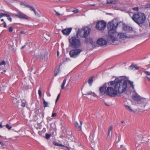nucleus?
I'll return each mask as SVG.
<instances>
[{"label":"nucleus","instance_id":"34","mask_svg":"<svg viewBox=\"0 0 150 150\" xmlns=\"http://www.w3.org/2000/svg\"><path fill=\"white\" fill-rule=\"evenodd\" d=\"M91 93H93L94 95L95 94L94 93H93L91 91H89V92H87L85 95H91Z\"/></svg>","mask_w":150,"mask_h":150},{"label":"nucleus","instance_id":"33","mask_svg":"<svg viewBox=\"0 0 150 150\" xmlns=\"http://www.w3.org/2000/svg\"><path fill=\"white\" fill-rule=\"evenodd\" d=\"M50 135L46 133L45 134V138L47 139H48L50 137Z\"/></svg>","mask_w":150,"mask_h":150},{"label":"nucleus","instance_id":"15","mask_svg":"<svg viewBox=\"0 0 150 150\" xmlns=\"http://www.w3.org/2000/svg\"><path fill=\"white\" fill-rule=\"evenodd\" d=\"M86 44H91L92 45H94L95 44V42H94L91 38H86Z\"/></svg>","mask_w":150,"mask_h":150},{"label":"nucleus","instance_id":"27","mask_svg":"<svg viewBox=\"0 0 150 150\" xmlns=\"http://www.w3.org/2000/svg\"><path fill=\"white\" fill-rule=\"evenodd\" d=\"M59 68L58 69L55 70L54 71V75L56 76L57 75V74L59 73Z\"/></svg>","mask_w":150,"mask_h":150},{"label":"nucleus","instance_id":"10","mask_svg":"<svg viewBox=\"0 0 150 150\" xmlns=\"http://www.w3.org/2000/svg\"><path fill=\"white\" fill-rule=\"evenodd\" d=\"M83 37L86 38L89 34L91 31V29L87 27H84L83 28Z\"/></svg>","mask_w":150,"mask_h":150},{"label":"nucleus","instance_id":"51","mask_svg":"<svg viewBox=\"0 0 150 150\" xmlns=\"http://www.w3.org/2000/svg\"><path fill=\"white\" fill-rule=\"evenodd\" d=\"M147 77L148 79L150 81V75L149 76H147Z\"/></svg>","mask_w":150,"mask_h":150},{"label":"nucleus","instance_id":"8","mask_svg":"<svg viewBox=\"0 0 150 150\" xmlns=\"http://www.w3.org/2000/svg\"><path fill=\"white\" fill-rule=\"evenodd\" d=\"M110 84V82L108 83H107L108 86L107 87V89H106V88L107 87L106 85L107 83H105V84H104L103 86L101 87H100L99 89V91H100V93L102 94H103L105 93H106L107 95L110 96V95L109 94V93L107 91V90L108 88L109 87H112L109 86V85Z\"/></svg>","mask_w":150,"mask_h":150},{"label":"nucleus","instance_id":"37","mask_svg":"<svg viewBox=\"0 0 150 150\" xmlns=\"http://www.w3.org/2000/svg\"><path fill=\"white\" fill-rule=\"evenodd\" d=\"M79 11V10L78 9H76L72 11V12L75 13H78Z\"/></svg>","mask_w":150,"mask_h":150},{"label":"nucleus","instance_id":"4","mask_svg":"<svg viewBox=\"0 0 150 150\" xmlns=\"http://www.w3.org/2000/svg\"><path fill=\"white\" fill-rule=\"evenodd\" d=\"M69 46L72 48H78L81 46L80 40L76 36L72 37L69 39Z\"/></svg>","mask_w":150,"mask_h":150},{"label":"nucleus","instance_id":"36","mask_svg":"<svg viewBox=\"0 0 150 150\" xmlns=\"http://www.w3.org/2000/svg\"><path fill=\"white\" fill-rule=\"evenodd\" d=\"M54 11L56 13V14L57 16H62V14H61L59 12L56 11V10H54Z\"/></svg>","mask_w":150,"mask_h":150},{"label":"nucleus","instance_id":"52","mask_svg":"<svg viewBox=\"0 0 150 150\" xmlns=\"http://www.w3.org/2000/svg\"><path fill=\"white\" fill-rule=\"evenodd\" d=\"M20 33L21 34H24V33H25V32L23 31H21L20 32Z\"/></svg>","mask_w":150,"mask_h":150},{"label":"nucleus","instance_id":"47","mask_svg":"<svg viewBox=\"0 0 150 150\" xmlns=\"http://www.w3.org/2000/svg\"><path fill=\"white\" fill-rule=\"evenodd\" d=\"M121 139V136L120 135H119L118 136V140L117 141V142H119L120 141Z\"/></svg>","mask_w":150,"mask_h":150},{"label":"nucleus","instance_id":"5","mask_svg":"<svg viewBox=\"0 0 150 150\" xmlns=\"http://www.w3.org/2000/svg\"><path fill=\"white\" fill-rule=\"evenodd\" d=\"M132 99L138 104H143L144 106L146 103V100L140 97L137 93L134 94L132 96Z\"/></svg>","mask_w":150,"mask_h":150},{"label":"nucleus","instance_id":"6","mask_svg":"<svg viewBox=\"0 0 150 150\" xmlns=\"http://www.w3.org/2000/svg\"><path fill=\"white\" fill-rule=\"evenodd\" d=\"M82 51L81 49H72L70 50L69 52L70 57L72 58H76L78 57L81 52Z\"/></svg>","mask_w":150,"mask_h":150},{"label":"nucleus","instance_id":"40","mask_svg":"<svg viewBox=\"0 0 150 150\" xmlns=\"http://www.w3.org/2000/svg\"><path fill=\"white\" fill-rule=\"evenodd\" d=\"M6 63L4 61H2L1 63H0V66L3 65H5Z\"/></svg>","mask_w":150,"mask_h":150},{"label":"nucleus","instance_id":"26","mask_svg":"<svg viewBox=\"0 0 150 150\" xmlns=\"http://www.w3.org/2000/svg\"><path fill=\"white\" fill-rule=\"evenodd\" d=\"M128 81L130 84V85L131 86V87L132 88L134 89V85L133 84V82L132 81H131L130 80H128Z\"/></svg>","mask_w":150,"mask_h":150},{"label":"nucleus","instance_id":"48","mask_svg":"<svg viewBox=\"0 0 150 150\" xmlns=\"http://www.w3.org/2000/svg\"><path fill=\"white\" fill-rule=\"evenodd\" d=\"M53 125L54 126V124H52V123H51L50 124V126H51V128L52 129L53 127V126L52 125Z\"/></svg>","mask_w":150,"mask_h":150},{"label":"nucleus","instance_id":"53","mask_svg":"<svg viewBox=\"0 0 150 150\" xmlns=\"http://www.w3.org/2000/svg\"><path fill=\"white\" fill-rule=\"evenodd\" d=\"M0 144L2 146L4 145V144L1 142L0 141Z\"/></svg>","mask_w":150,"mask_h":150},{"label":"nucleus","instance_id":"54","mask_svg":"<svg viewBox=\"0 0 150 150\" xmlns=\"http://www.w3.org/2000/svg\"><path fill=\"white\" fill-rule=\"evenodd\" d=\"M2 17V13L0 14V18Z\"/></svg>","mask_w":150,"mask_h":150},{"label":"nucleus","instance_id":"23","mask_svg":"<svg viewBox=\"0 0 150 150\" xmlns=\"http://www.w3.org/2000/svg\"><path fill=\"white\" fill-rule=\"evenodd\" d=\"M131 69L137 70L138 69V67L136 65L133 66V65H131L129 67Z\"/></svg>","mask_w":150,"mask_h":150},{"label":"nucleus","instance_id":"12","mask_svg":"<svg viewBox=\"0 0 150 150\" xmlns=\"http://www.w3.org/2000/svg\"><path fill=\"white\" fill-rule=\"evenodd\" d=\"M82 124V121H80V124L79 125L77 122H75L74 123V125L76 129L79 131H80L81 130V126Z\"/></svg>","mask_w":150,"mask_h":150},{"label":"nucleus","instance_id":"45","mask_svg":"<svg viewBox=\"0 0 150 150\" xmlns=\"http://www.w3.org/2000/svg\"><path fill=\"white\" fill-rule=\"evenodd\" d=\"M145 6L146 8H150V4H146Z\"/></svg>","mask_w":150,"mask_h":150},{"label":"nucleus","instance_id":"41","mask_svg":"<svg viewBox=\"0 0 150 150\" xmlns=\"http://www.w3.org/2000/svg\"><path fill=\"white\" fill-rule=\"evenodd\" d=\"M8 30L9 32H12L13 30V27H10L8 28Z\"/></svg>","mask_w":150,"mask_h":150},{"label":"nucleus","instance_id":"64","mask_svg":"<svg viewBox=\"0 0 150 150\" xmlns=\"http://www.w3.org/2000/svg\"><path fill=\"white\" fill-rule=\"evenodd\" d=\"M149 26L150 27V23H149Z\"/></svg>","mask_w":150,"mask_h":150},{"label":"nucleus","instance_id":"13","mask_svg":"<svg viewBox=\"0 0 150 150\" xmlns=\"http://www.w3.org/2000/svg\"><path fill=\"white\" fill-rule=\"evenodd\" d=\"M72 29L70 28H66L62 30V32L64 34L68 35L70 33Z\"/></svg>","mask_w":150,"mask_h":150},{"label":"nucleus","instance_id":"17","mask_svg":"<svg viewBox=\"0 0 150 150\" xmlns=\"http://www.w3.org/2000/svg\"><path fill=\"white\" fill-rule=\"evenodd\" d=\"M83 29H79L77 32L76 34V37L77 38L80 37L81 38H82L83 36L82 35V33L83 32Z\"/></svg>","mask_w":150,"mask_h":150},{"label":"nucleus","instance_id":"7","mask_svg":"<svg viewBox=\"0 0 150 150\" xmlns=\"http://www.w3.org/2000/svg\"><path fill=\"white\" fill-rule=\"evenodd\" d=\"M106 23L103 21L98 22L96 25V28L99 30H102L105 28L106 27Z\"/></svg>","mask_w":150,"mask_h":150},{"label":"nucleus","instance_id":"59","mask_svg":"<svg viewBox=\"0 0 150 150\" xmlns=\"http://www.w3.org/2000/svg\"><path fill=\"white\" fill-rule=\"evenodd\" d=\"M1 21H3V22H4L3 19H1Z\"/></svg>","mask_w":150,"mask_h":150},{"label":"nucleus","instance_id":"60","mask_svg":"<svg viewBox=\"0 0 150 150\" xmlns=\"http://www.w3.org/2000/svg\"><path fill=\"white\" fill-rule=\"evenodd\" d=\"M24 47H25V46H23V47H21V48H22V49H23V48Z\"/></svg>","mask_w":150,"mask_h":150},{"label":"nucleus","instance_id":"57","mask_svg":"<svg viewBox=\"0 0 150 150\" xmlns=\"http://www.w3.org/2000/svg\"><path fill=\"white\" fill-rule=\"evenodd\" d=\"M3 127H2V125L0 124V128H2Z\"/></svg>","mask_w":150,"mask_h":150},{"label":"nucleus","instance_id":"39","mask_svg":"<svg viewBox=\"0 0 150 150\" xmlns=\"http://www.w3.org/2000/svg\"><path fill=\"white\" fill-rule=\"evenodd\" d=\"M132 9L135 11H138L139 10L138 7H135L132 8Z\"/></svg>","mask_w":150,"mask_h":150},{"label":"nucleus","instance_id":"32","mask_svg":"<svg viewBox=\"0 0 150 150\" xmlns=\"http://www.w3.org/2000/svg\"><path fill=\"white\" fill-rule=\"evenodd\" d=\"M28 7L29 8L30 10L31 11H34L35 10V9L34 8L28 5Z\"/></svg>","mask_w":150,"mask_h":150},{"label":"nucleus","instance_id":"55","mask_svg":"<svg viewBox=\"0 0 150 150\" xmlns=\"http://www.w3.org/2000/svg\"><path fill=\"white\" fill-rule=\"evenodd\" d=\"M66 147H65V148H63V149H64V150H68V149H67L66 148Z\"/></svg>","mask_w":150,"mask_h":150},{"label":"nucleus","instance_id":"49","mask_svg":"<svg viewBox=\"0 0 150 150\" xmlns=\"http://www.w3.org/2000/svg\"><path fill=\"white\" fill-rule=\"evenodd\" d=\"M4 28L6 27V23L5 22H4Z\"/></svg>","mask_w":150,"mask_h":150},{"label":"nucleus","instance_id":"50","mask_svg":"<svg viewBox=\"0 0 150 150\" xmlns=\"http://www.w3.org/2000/svg\"><path fill=\"white\" fill-rule=\"evenodd\" d=\"M8 20L10 21V22H11L12 21V18H8Z\"/></svg>","mask_w":150,"mask_h":150},{"label":"nucleus","instance_id":"22","mask_svg":"<svg viewBox=\"0 0 150 150\" xmlns=\"http://www.w3.org/2000/svg\"><path fill=\"white\" fill-rule=\"evenodd\" d=\"M42 100L43 101V106L44 107V108H45L46 107H48V103L47 102L45 101V100L43 98Z\"/></svg>","mask_w":150,"mask_h":150},{"label":"nucleus","instance_id":"42","mask_svg":"<svg viewBox=\"0 0 150 150\" xmlns=\"http://www.w3.org/2000/svg\"><path fill=\"white\" fill-rule=\"evenodd\" d=\"M38 94H39V96L40 97H41L42 95V93H41V91L40 89L38 91Z\"/></svg>","mask_w":150,"mask_h":150},{"label":"nucleus","instance_id":"9","mask_svg":"<svg viewBox=\"0 0 150 150\" xmlns=\"http://www.w3.org/2000/svg\"><path fill=\"white\" fill-rule=\"evenodd\" d=\"M14 15L17 17L23 19L27 20H29L30 19V17L21 11H19L18 13L15 14Z\"/></svg>","mask_w":150,"mask_h":150},{"label":"nucleus","instance_id":"28","mask_svg":"<svg viewBox=\"0 0 150 150\" xmlns=\"http://www.w3.org/2000/svg\"><path fill=\"white\" fill-rule=\"evenodd\" d=\"M53 144L54 145L56 146H64L63 145H62V144L58 143L55 142H54L53 143Z\"/></svg>","mask_w":150,"mask_h":150},{"label":"nucleus","instance_id":"16","mask_svg":"<svg viewBox=\"0 0 150 150\" xmlns=\"http://www.w3.org/2000/svg\"><path fill=\"white\" fill-rule=\"evenodd\" d=\"M112 126H110L108 129V137L110 138L112 134Z\"/></svg>","mask_w":150,"mask_h":150},{"label":"nucleus","instance_id":"62","mask_svg":"<svg viewBox=\"0 0 150 150\" xmlns=\"http://www.w3.org/2000/svg\"><path fill=\"white\" fill-rule=\"evenodd\" d=\"M59 55V52H57V55Z\"/></svg>","mask_w":150,"mask_h":150},{"label":"nucleus","instance_id":"29","mask_svg":"<svg viewBox=\"0 0 150 150\" xmlns=\"http://www.w3.org/2000/svg\"><path fill=\"white\" fill-rule=\"evenodd\" d=\"M2 17L3 16H6V17H10V15L6 13H2Z\"/></svg>","mask_w":150,"mask_h":150},{"label":"nucleus","instance_id":"56","mask_svg":"<svg viewBox=\"0 0 150 150\" xmlns=\"http://www.w3.org/2000/svg\"><path fill=\"white\" fill-rule=\"evenodd\" d=\"M66 148L68 149V150H74V149H69V148H68V147H66Z\"/></svg>","mask_w":150,"mask_h":150},{"label":"nucleus","instance_id":"61","mask_svg":"<svg viewBox=\"0 0 150 150\" xmlns=\"http://www.w3.org/2000/svg\"><path fill=\"white\" fill-rule=\"evenodd\" d=\"M105 103V104L106 105H107V106H108V105H107V103Z\"/></svg>","mask_w":150,"mask_h":150},{"label":"nucleus","instance_id":"18","mask_svg":"<svg viewBox=\"0 0 150 150\" xmlns=\"http://www.w3.org/2000/svg\"><path fill=\"white\" fill-rule=\"evenodd\" d=\"M123 28L124 30L126 31H129L132 29V28L129 26L125 25L123 26Z\"/></svg>","mask_w":150,"mask_h":150},{"label":"nucleus","instance_id":"2","mask_svg":"<svg viewBox=\"0 0 150 150\" xmlns=\"http://www.w3.org/2000/svg\"><path fill=\"white\" fill-rule=\"evenodd\" d=\"M118 24L117 23L115 25L113 21L109 22L107 25L108 35L107 40L109 41H111L113 42L116 39V36L117 35L115 31L117 26Z\"/></svg>","mask_w":150,"mask_h":150},{"label":"nucleus","instance_id":"25","mask_svg":"<svg viewBox=\"0 0 150 150\" xmlns=\"http://www.w3.org/2000/svg\"><path fill=\"white\" fill-rule=\"evenodd\" d=\"M20 5L21 6H23V7H28V5L24 3L23 2H21L20 3Z\"/></svg>","mask_w":150,"mask_h":150},{"label":"nucleus","instance_id":"38","mask_svg":"<svg viewBox=\"0 0 150 150\" xmlns=\"http://www.w3.org/2000/svg\"><path fill=\"white\" fill-rule=\"evenodd\" d=\"M60 96V93H59L58 94L57 96V99L56 100V103L58 101V100Z\"/></svg>","mask_w":150,"mask_h":150},{"label":"nucleus","instance_id":"30","mask_svg":"<svg viewBox=\"0 0 150 150\" xmlns=\"http://www.w3.org/2000/svg\"><path fill=\"white\" fill-rule=\"evenodd\" d=\"M26 104V103L25 100H23L22 101V104L21 105V106L23 107H25Z\"/></svg>","mask_w":150,"mask_h":150},{"label":"nucleus","instance_id":"43","mask_svg":"<svg viewBox=\"0 0 150 150\" xmlns=\"http://www.w3.org/2000/svg\"><path fill=\"white\" fill-rule=\"evenodd\" d=\"M57 116V114L56 113H53L52 115V117H55Z\"/></svg>","mask_w":150,"mask_h":150},{"label":"nucleus","instance_id":"31","mask_svg":"<svg viewBox=\"0 0 150 150\" xmlns=\"http://www.w3.org/2000/svg\"><path fill=\"white\" fill-rule=\"evenodd\" d=\"M52 118L50 117H48L47 118V122H49L50 121L52 120Z\"/></svg>","mask_w":150,"mask_h":150},{"label":"nucleus","instance_id":"3","mask_svg":"<svg viewBox=\"0 0 150 150\" xmlns=\"http://www.w3.org/2000/svg\"><path fill=\"white\" fill-rule=\"evenodd\" d=\"M132 18L135 22L139 25L145 22L146 16L143 13H138L134 14Z\"/></svg>","mask_w":150,"mask_h":150},{"label":"nucleus","instance_id":"14","mask_svg":"<svg viewBox=\"0 0 150 150\" xmlns=\"http://www.w3.org/2000/svg\"><path fill=\"white\" fill-rule=\"evenodd\" d=\"M118 36L120 39H125L128 37L126 33L121 32L118 33Z\"/></svg>","mask_w":150,"mask_h":150},{"label":"nucleus","instance_id":"58","mask_svg":"<svg viewBox=\"0 0 150 150\" xmlns=\"http://www.w3.org/2000/svg\"><path fill=\"white\" fill-rule=\"evenodd\" d=\"M121 123H124V121H122L121 122Z\"/></svg>","mask_w":150,"mask_h":150},{"label":"nucleus","instance_id":"24","mask_svg":"<svg viewBox=\"0 0 150 150\" xmlns=\"http://www.w3.org/2000/svg\"><path fill=\"white\" fill-rule=\"evenodd\" d=\"M116 2V0H107V3L108 4H115Z\"/></svg>","mask_w":150,"mask_h":150},{"label":"nucleus","instance_id":"20","mask_svg":"<svg viewBox=\"0 0 150 150\" xmlns=\"http://www.w3.org/2000/svg\"><path fill=\"white\" fill-rule=\"evenodd\" d=\"M93 76H92L90 77L88 79V82L89 85L90 86H92V84L93 82Z\"/></svg>","mask_w":150,"mask_h":150},{"label":"nucleus","instance_id":"11","mask_svg":"<svg viewBox=\"0 0 150 150\" xmlns=\"http://www.w3.org/2000/svg\"><path fill=\"white\" fill-rule=\"evenodd\" d=\"M97 42L98 45L100 46L106 45L107 43V42L102 38H100L98 39L97 41Z\"/></svg>","mask_w":150,"mask_h":150},{"label":"nucleus","instance_id":"46","mask_svg":"<svg viewBox=\"0 0 150 150\" xmlns=\"http://www.w3.org/2000/svg\"><path fill=\"white\" fill-rule=\"evenodd\" d=\"M145 72L147 75V76L150 75V72H149L148 71H145Z\"/></svg>","mask_w":150,"mask_h":150},{"label":"nucleus","instance_id":"21","mask_svg":"<svg viewBox=\"0 0 150 150\" xmlns=\"http://www.w3.org/2000/svg\"><path fill=\"white\" fill-rule=\"evenodd\" d=\"M67 79L66 78H65L63 82H62V84L61 85V87L62 89H64V85L65 84L66 81H67Z\"/></svg>","mask_w":150,"mask_h":150},{"label":"nucleus","instance_id":"44","mask_svg":"<svg viewBox=\"0 0 150 150\" xmlns=\"http://www.w3.org/2000/svg\"><path fill=\"white\" fill-rule=\"evenodd\" d=\"M34 12L35 13V15H36V16H39V13L35 11V10L34 11Z\"/></svg>","mask_w":150,"mask_h":150},{"label":"nucleus","instance_id":"19","mask_svg":"<svg viewBox=\"0 0 150 150\" xmlns=\"http://www.w3.org/2000/svg\"><path fill=\"white\" fill-rule=\"evenodd\" d=\"M126 109L129 112H133V111L130 105H125Z\"/></svg>","mask_w":150,"mask_h":150},{"label":"nucleus","instance_id":"1","mask_svg":"<svg viewBox=\"0 0 150 150\" xmlns=\"http://www.w3.org/2000/svg\"><path fill=\"white\" fill-rule=\"evenodd\" d=\"M110 86H113V88L109 87L107 90L110 96L115 97L119 94H122L128 89L127 82L125 80H122L116 78L114 81H110Z\"/></svg>","mask_w":150,"mask_h":150},{"label":"nucleus","instance_id":"63","mask_svg":"<svg viewBox=\"0 0 150 150\" xmlns=\"http://www.w3.org/2000/svg\"><path fill=\"white\" fill-rule=\"evenodd\" d=\"M0 137H2L1 136V135H0Z\"/></svg>","mask_w":150,"mask_h":150},{"label":"nucleus","instance_id":"35","mask_svg":"<svg viewBox=\"0 0 150 150\" xmlns=\"http://www.w3.org/2000/svg\"><path fill=\"white\" fill-rule=\"evenodd\" d=\"M6 128L9 130L11 129L12 128V127L11 126H9L8 124H6Z\"/></svg>","mask_w":150,"mask_h":150}]
</instances>
